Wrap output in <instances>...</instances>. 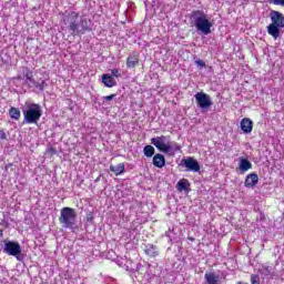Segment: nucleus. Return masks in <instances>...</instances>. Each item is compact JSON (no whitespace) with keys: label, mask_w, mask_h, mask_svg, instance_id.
I'll return each instance as SVG.
<instances>
[{"label":"nucleus","mask_w":284,"mask_h":284,"mask_svg":"<svg viewBox=\"0 0 284 284\" xmlns=\"http://www.w3.org/2000/svg\"><path fill=\"white\" fill-rule=\"evenodd\" d=\"M77 210L64 206L60 211L59 223L64 227V230H71V232H77L79 225H77Z\"/></svg>","instance_id":"4"},{"label":"nucleus","mask_w":284,"mask_h":284,"mask_svg":"<svg viewBox=\"0 0 284 284\" xmlns=\"http://www.w3.org/2000/svg\"><path fill=\"white\" fill-rule=\"evenodd\" d=\"M174 143L170 141V139L166 141V144L164 145V149H162V152L164 154H169V156H174Z\"/></svg>","instance_id":"20"},{"label":"nucleus","mask_w":284,"mask_h":284,"mask_svg":"<svg viewBox=\"0 0 284 284\" xmlns=\"http://www.w3.org/2000/svg\"><path fill=\"white\" fill-rule=\"evenodd\" d=\"M67 21L73 37L77 34H85V32L90 30V20L85 17H81L77 11L69 12Z\"/></svg>","instance_id":"2"},{"label":"nucleus","mask_w":284,"mask_h":284,"mask_svg":"<svg viewBox=\"0 0 284 284\" xmlns=\"http://www.w3.org/2000/svg\"><path fill=\"white\" fill-rule=\"evenodd\" d=\"M110 172H113V174H115V176H119V175H121L125 172V164L120 163L116 166L111 164L110 165Z\"/></svg>","instance_id":"17"},{"label":"nucleus","mask_w":284,"mask_h":284,"mask_svg":"<svg viewBox=\"0 0 284 284\" xmlns=\"http://www.w3.org/2000/svg\"><path fill=\"white\" fill-rule=\"evenodd\" d=\"M18 80L19 81H26V77H23V73H22V75H18Z\"/></svg>","instance_id":"36"},{"label":"nucleus","mask_w":284,"mask_h":284,"mask_svg":"<svg viewBox=\"0 0 284 284\" xmlns=\"http://www.w3.org/2000/svg\"><path fill=\"white\" fill-rule=\"evenodd\" d=\"M22 74L24 77V85H28L29 88H36L39 92H43V90L48 88L45 80H41L40 82L34 80V74L30 68H24L22 70Z\"/></svg>","instance_id":"6"},{"label":"nucleus","mask_w":284,"mask_h":284,"mask_svg":"<svg viewBox=\"0 0 284 284\" xmlns=\"http://www.w3.org/2000/svg\"><path fill=\"white\" fill-rule=\"evenodd\" d=\"M240 128L244 134H252L254 122L250 118H244L240 122Z\"/></svg>","instance_id":"11"},{"label":"nucleus","mask_w":284,"mask_h":284,"mask_svg":"<svg viewBox=\"0 0 284 284\" xmlns=\"http://www.w3.org/2000/svg\"><path fill=\"white\" fill-rule=\"evenodd\" d=\"M240 172H247V170H252V162L245 158L240 159L239 163Z\"/></svg>","instance_id":"15"},{"label":"nucleus","mask_w":284,"mask_h":284,"mask_svg":"<svg viewBox=\"0 0 284 284\" xmlns=\"http://www.w3.org/2000/svg\"><path fill=\"white\" fill-rule=\"evenodd\" d=\"M270 3H273V6H281L284 8V0H270Z\"/></svg>","instance_id":"28"},{"label":"nucleus","mask_w":284,"mask_h":284,"mask_svg":"<svg viewBox=\"0 0 284 284\" xmlns=\"http://www.w3.org/2000/svg\"><path fill=\"white\" fill-rule=\"evenodd\" d=\"M271 23L267 26V33L273 39H280L284 30V14L281 11L272 10L270 12Z\"/></svg>","instance_id":"3"},{"label":"nucleus","mask_w":284,"mask_h":284,"mask_svg":"<svg viewBox=\"0 0 284 284\" xmlns=\"http://www.w3.org/2000/svg\"><path fill=\"white\" fill-rule=\"evenodd\" d=\"M139 63V55L136 53H132L126 59V68H136Z\"/></svg>","instance_id":"19"},{"label":"nucleus","mask_w":284,"mask_h":284,"mask_svg":"<svg viewBox=\"0 0 284 284\" xmlns=\"http://www.w3.org/2000/svg\"><path fill=\"white\" fill-rule=\"evenodd\" d=\"M257 221H265V213L260 212V216H257Z\"/></svg>","instance_id":"34"},{"label":"nucleus","mask_w":284,"mask_h":284,"mask_svg":"<svg viewBox=\"0 0 284 284\" xmlns=\"http://www.w3.org/2000/svg\"><path fill=\"white\" fill-rule=\"evenodd\" d=\"M195 65H197V68H200V70H203V68H205V61L195 60Z\"/></svg>","instance_id":"30"},{"label":"nucleus","mask_w":284,"mask_h":284,"mask_svg":"<svg viewBox=\"0 0 284 284\" xmlns=\"http://www.w3.org/2000/svg\"><path fill=\"white\" fill-rule=\"evenodd\" d=\"M170 136L161 135L151 139V144L159 150V152H163V149L165 148V144L168 143Z\"/></svg>","instance_id":"10"},{"label":"nucleus","mask_w":284,"mask_h":284,"mask_svg":"<svg viewBox=\"0 0 284 284\" xmlns=\"http://www.w3.org/2000/svg\"><path fill=\"white\" fill-rule=\"evenodd\" d=\"M2 252L8 254V256H14L17 261H23V258H26V256L21 253V244H19V242L4 240Z\"/></svg>","instance_id":"7"},{"label":"nucleus","mask_w":284,"mask_h":284,"mask_svg":"<svg viewBox=\"0 0 284 284\" xmlns=\"http://www.w3.org/2000/svg\"><path fill=\"white\" fill-rule=\"evenodd\" d=\"M194 97H195L196 105L201 110H207V108H211V105L213 104L212 98H210L207 93L197 92Z\"/></svg>","instance_id":"8"},{"label":"nucleus","mask_w":284,"mask_h":284,"mask_svg":"<svg viewBox=\"0 0 284 284\" xmlns=\"http://www.w3.org/2000/svg\"><path fill=\"white\" fill-rule=\"evenodd\" d=\"M24 120L23 123L28 124H37L39 123L41 116L43 115V111L41 110V104L31 103L27 106V110H23Z\"/></svg>","instance_id":"5"},{"label":"nucleus","mask_w":284,"mask_h":284,"mask_svg":"<svg viewBox=\"0 0 284 284\" xmlns=\"http://www.w3.org/2000/svg\"><path fill=\"white\" fill-rule=\"evenodd\" d=\"M9 115L11 119H14V121H19L21 119V110L18 108L11 106L9 110Z\"/></svg>","instance_id":"23"},{"label":"nucleus","mask_w":284,"mask_h":284,"mask_svg":"<svg viewBox=\"0 0 284 284\" xmlns=\"http://www.w3.org/2000/svg\"><path fill=\"white\" fill-rule=\"evenodd\" d=\"M99 181H101V176L97 178L94 183H99Z\"/></svg>","instance_id":"37"},{"label":"nucleus","mask_w":284,"mask_h":284,"mask_svg":"<svg viewBox=\"0 0 284 284\" xmlns=\"http://www.w3.org/2000/svg\"><path fill=\"white\" fill-rule=\"evenodd\" d=\"M190 187V181L187 179H182L176 183L178 192H187Z\"/></svg>","instance_id":"18"},{"label":"nucleus","mask_w":284,"mask_h":284,"mask_svg":"<svg viewBox=\"0 0 284 284\" xmlns=\"http://www.w3.org/2000/svg\"><path fill=\"white\" fill-rule=\"evenodd\" d=\"M251 284H261V277L256 274L251 275Z\"/></svg>","instance_id":"26"},{"label":"nucleus","mask_w":284,"mask_h":284,"mask_svg":"<svg viewBox=\"0 0 284 284\" xmlns=\"http://www.w3.org/2000/svg\"><path fill=\"white\" fill-rule=\"evenodd\" d=\"M153 165H154V168H159L160 170L162 168H165V155H163L161 153H156L153 156Z\"/></svg>","instance_id":"13"},{"label":"nucleus","mask_w":284,"mask_h":284,"mask_svg":"<svg viewBox=\"0 0 284 284\" xmlns=\"http://www.w3.org/2000/svg\"><path fill=\"white\" fill-rule=\"evenodd\" d=\"M116 98V94H111V95H105L102 98L103 103H105V101H113Z\"/></svg>","instance_id":"29"},{"label":"nucleus","mask_w":284,"mask_h":284,"mask_svg":"<svg viewBox=\"0 0 284 284\" xmlns=\"http://www.w3.org/2000/svg\"><path fill=\"white\" fill-rule=\"evenodd\" d=\"M0 141H8V135L3 129L0 130Z\"/></svg>","instance_id":"31"},{"label":"nucleus","mask_w":284,"mask_h":284,"mask_svg":"<svg viewBox=\"0 0 284 284\" xmlns=\"http://www.w3.org/2000/svg\"><path fill=\"white\" fill-rule=\"evenodd\" d=\"M182 165L186 168V172H201V164L194 158H186L182 160Z\"/></svg>","instance_id":"9"},{"label":"nucleus","mask_w":284,"mask_h":284,"mask_svg":"<svg viewBox=\"0 0 284 284\" xmlns=\"http://www.w3.org/2000/svg\"><path fill=\"white\" fill-rule=\"evenodd\" d=\"M258 274L262 276H274V270L270 266L262 265V267L258 268Z\"/></svg>","instance_id":"21"},{"label":"nucleus","mask_w":284,"mask_h":284,"mask_svg":"<svg viewBox=\"0 0 284 284\" xmlns=\"http://www.w3.org/2000/svg\"><path fill=\"white\" fill-rule=\"evenodd\" d=\"M144 252L148 256H159V250L153 244L146 245Z\"/></svg>","instance_id":"22"},{"label":"nucleus","mask_w":284,"mask_h":284,"mask_svg":"<svg viewBox=\"0 0 284 284\" xmlns=\"http://www.w3.org/2000/svg\"><path fill=\"white\" fill-rule=\"evenodd\" d=\"M102 83L105 88H114V85H116V80H114L111 74L105 73L102 75Z\"/></svg>","instance_id":"14"},{"label":"nucleus","mask_w":284,"mask_h":284,"mask_svg":"<svg viewBox=\"0 0 284 284\" xmlns=\"http://www.w3.org/2000/svg\"><path fill=\"white\" fill-rule=\"evenodd\" d=\"M173 152L176 154V152H181V144L174 142L173 143Z\"/></svg>","instance_id":"32"},{"label":"nucleus","mask_w":284,"mask_h":284,"mask_svg":"<svg viewBox=\"0 0 284 284\" xmlns=\"http://www.w3.org/2000/svg\"><path fill=\"white\" fill-rule=\"evenodd\" d=\"M49 152H50V154H57V149L50 148V149H49Z\"/></svg>","instance_id":"35"},{"label":"nucleus","mask_w":284,"mask_h":284,"mask_svg":"<svg viewBox=\"0 0 284 284\" xmlns=\"http://www.w3.org/2000/svg\"><path fill=\"white\" fill-rule=\"evenodd\" d=\"M190 23L194 28H196V31L200 34H204L207 37V34H212V27L214 26L212 21H210V18L203 10H193L190 13Z\"/></svg>","instance_id":"1"},{"label":"nucleus","mask_w":284,"mask_h":284,"mask_svg":"<svg viewBox=\"0 0 284 284\" xmlns=\"http://www.w3.org/2000/svg\"><path fill=\"white\" fill-rule=\"evenodd\" d=\"M155 152H156V150L154 149V146H152L150 144L145 145L143 149V154L148 159H152V155L155 154Z\"/></svg>","instance_id":"24"},{"label":"nucleus","mask_w":284,"mask_h":284,"mask_svg":"<svg viewBox=\"0 0 284 284\" xmlns=\"http://www.w3.org/2000/svg\"><path fill=\"white\" fill-rule=\"evenodd\" d=\"M111 77H115V79H119L121 77V71L119 69H112Z\"/></svg>","instance_id":"27"},{"label":"nucleus","mask_w":284,"mask_h":284,"mask_svg":"<svg viewBox=\"0 0 284 284\" xmlns=\"http://www.w3.org/2000/svg\"><path fill=\"white\" fill-rule=\"evenodd\" d=\"M3 237V230L0 229V239Z\"/></svg>","instance_id":"38"},{"label":"nucleus","mask_w":284,"mask_h":284,"mask_svg":"<svg viewBox=\"0 0 284 284\" xmlns=\"http://www.w3.org/2000/svg\"><path fill=\"white\" fill-rule=\"evenodd\" d=\"M189 241H194V237H189Z\"/></svg>","instance_id":"39"},{"label":"nucleus","mask_w":284,"mask_h":284,"mask_svg":"<svg viewBox=\"0 0 284 284\" xmlns=\"http://www.w3.org/2000/svg\"><path fill=\"white\" fill-rule=\"evenodd\" d=\"M87 223H94V212L92 211L87 212Z\"/></svg>","instance_id":"25"},{"label":"nucleus","mask_w":284,"mask_h":284,"mask_svg":"<svg viewBox=\"0 0 284 284\" xmlns=\"http://www.w3.org/2000/svg\"><path fill=\"white\" fill-rule=\"evenodd\" d=\"M204 278L207 284H219V281H221V276L216 273H205Z\"/></svg>","instance_id":"16"},{"label":"nucleus","mask_w":284,"mask_h":284,"mask_svg":"<svg viewBox=\"0 0 284 284\" xmlns=\"http://www.w3.org/2000/svg\"><path fill=\"white\" fill-rule=\"evenodd\" d=\"M14 164L13 163H8L6 166H4V175L8 176V170H10V168H12Z\"/></svg>","instance_id":"33"},{"label":"nucleus","mask_w":284,"mask_h":284,"mask_svg":"<svg viewBox=\"0 0 284 284\" xmlns=\"http://www.w3.org/2000/svg\"><path fill=\"white\" fill-rule=\"evenodd\" d=\"M258 184V174L256 173H250L244 182L245 187H256Z\"/></svg>","instance_id":"12"}]
</instances>
